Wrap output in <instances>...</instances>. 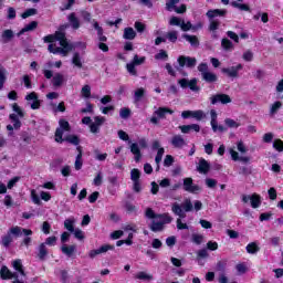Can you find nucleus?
<instances>
[{"instance_id": "1", "label": "nucleus", "mask_w": 283, "mask_h": 283, "mask_svg": "<svg viewBox=\"0 0 283 283\" xmlns=\"http://www.w3.org/2000/svg\"><path fill=\"white\" fill-rule=\"evenodd\" d=\"M56 41L60 43V46H56V44L49 45V52H51V54L67 56V54L74 50V44L67 42L63 31H56L55 34L44 36V43H56Z\"/></svg>"}, {"instance_id": "2", "label": "nucleus", "mask_w": 283, "mask_h": 283, "mask_svg": "<svg viewBox=\"0 0 283 283\" xmlns=\"http://www.w3.org/2000/svg\"><path fill=\"white\" fill-rule=\"evenodd\" d=\"M145 216L149 220H153L150 224V231H154V233L163 231V229H165V224H169V222L172 220V218L167 213L156 214L151 208L146 209Z\"/></svg>"}, {"instance_id": "3", "label": "nucleus", "mask_w": 283, "mask_h": 283, "mask_svg": "<svg viewBox=\"0 0 283 283\" xmlns=\"http://www.w3.org/2000/svg\"><path fill=\"white\" fill-rule=\"evenodd\" d=\"M20 235H32V230L23 229L19 226L10 228L8 232L1 238L2 247L8 249L12 242H14V238H20Z\"/></svg>"}, {"instance_id": "4", "label": "nucleus", "mask_w": 283, "mask_h": 283, "mask_svg": "<svg viewBox=\"0 0 283 283\" xmlns=\"http://www.w3.org/2000/svg\"><path fill=\"white\" fill-rule=\"evenodd\" d=\"M60 127L55 130V143H71L72 145H78V137L71 135L63 137L65 132H70V123L65 119L59 120Z\"/></svg>"}, {"instance_id": "5", "label": "nucleus", "mask_w": 283, "mask_h": 283, "mask_svg": "<svg viewBox=\"0 0 283 283\" xmlns=\"http://www.w3.org/2000/svg\"><path fill=\"white\" fill-rule=\"evenodd\" d=\"M12 111L14 113L9 115V120H11L13 126L10 124L7 125V129L10 132L9 136H12V132H14V129H21V118H24L25 116V112H23L21 106L17 103L12 104Z\"/></svg>"}, {"instance_id": "6", "label": "nucleus", "mask_w": 283, "mask_h": 283, "mask_svg": "<svg viewBox=\"0 0 283 283\" xmlns=\"http://www.w3.org/2000/svg\"><path fill=\"white\" fill-rule=\"evenodd\" d=\"M198 71L201 73V76L206 83H216V81H218V75L209 71V65H207V63L199 64Z\"/></svg>"}, {"instance_id": "7", "label": "nucleus", "mask_w": 283, "mask_h": 283, "mask_svg": "<svg viewBox=\"0 0 283 283\" xmlns=\"http://www.w3.org/2000/svg\"><path fill=\"white\" fill-rule=\"evenodd\" d=\"M167 114H174V111H171V108H168V107L157 108L150 118V123L153 125H158V123H160V120L167 118Z\"/></svg>"}, {"instance_id": "8", "label": "nucleus", "mask_w": 283, "mask_h": 283, "mask_svg": "<svg viewBox=\"0 0 283 283\" xmlns=\"http://www.w3.org/2000/svg\"><path fill=\"white\" fill-rule=\"evenodd\" d=\"M145 61V56L134 55L133 61L126 65L127 72L130 73L132 76H137L138 72L136 71V65H143Z\"/></svg>"}, {"instance_id": "9", "label": "nucleus", "mask_w": 283, "mask_h": 283, "mask_svg": "<svg viewBox=\"0 0 283 283\" xmlns=\"http://www.w3.org/2000/svg\"><path fill=\"white\" fill-rule=\"evenodd\" d=\"M184 191L188 193H200L202 188L200 186L193 184V179L191 177L184 178Z\"/></svg>"}, {"instance_id": "10", "label": "nucleus", "mask_w": 283, "mask_h": 283, "mask_svg": "<svg viewBox=\"0 0 283 283\" xmlns=\"http://www.w3.org/2000/svg\"><path fill=\"white\" fill-rule=\"evenodd\" d=\"M242 202H244L245 205L248 202L251 203L252 209H258L260 208V206L262 205V198L260 197V195L258 193H253L251 196L249 195H243L242 196Z\"/></svg>"}, {"instance_id": "11", "label": "nucleus", "mask_w": 283, "mask_h": 283, "mask_svg": "<svg viewBox=\"0 0 283 283\" xmlns=\"http://www.w3.org/2000/svg\"><path fill=\"white\" fill-rule=\"evenodd\" d=\"M181 117L187 118H195V120H202L207 118V114H205V111L198 109V111H184L181 113Z\"/></svg>"}, {"instance_id": "12", "label": "nucleus", "mask_w": 283, "mask_h": 283, "mask_svg": "<svg viewBox=\"0 0 283 283\" xmlns=\"http://www.w3.org/2000/svg\"><path fill=\"white\" fill-rule=\"evenodd\" d=\"M0 275L2 280H12V283H24L23 280L19 279V275L17 273H12L8 266H2L0 271Z\"/></svg>"}, {"instance_id": "13", "label": "nucleus", "mask_w": 283, "mask_h": 283, "mask_svg": "<svg viewBox=\"0 0 283 283\" xmlns=\"http://www.w3.org/2000/svg\"><path fill=\"white\" fill-rule=\"evenodd\" d=\"M179 2L180 0H168L166 2V9L168 10V12H172V10H175L177 14H182L187 12V7L185 4H182L180 8L176 7V4Z\"/></svg>"}, {"instance_id": "14", "label": "nucleus", "mask_w": 283, "mask_h": 283, "mask_svg": "<svg viewBox=\"0 0 283 283\" xmlns=\"http://www.w3.org/2000/svg\"><path fill=\"white\" fill-rule=\"evenodd\" d=\"M180 87H182L184 90L189 87V90H191V92H198V90H200L198 87V80L197 78H192V80H187V78H181L178 81Z\"/></svg>"}, {"instance_id": "15", "label": "nucleus", "mask_w": 283, "mask_h": 283, "mask_svg": "<svg viewBox=\"0 0 283 283\" xmlns=\"http://www.w3.org/2000/svg\"><path fill=\"white\" fill-rule=\"evenodd\" d=\"M169 25H179L184 32L191 30V22H185V20L178 17L170 18Z\"/></svg>"}, {"instance_id": "16", "label": "nucleus", "mask_w": 283, "mask_h": 283, "mask_svg": "<svg viewBox=\"0 0 283 283\" xmlns=\"http://www.w3.org/2000/svg\"><path fill=\"white\" fill-rule=\"evenodd\" d=\"M115 247L112 244H104L102 247H99L98 249L95 250H91L88 252V258H91V260H94V258H96V255H102L103 253H107V251H114Z\"/></svg>"}, {"instance_id": "17", "label": "nucleus", "mask_w": 283, "mask_h": 283, "mask_svg": "<svg viewBox=\"0 0 283 283\" xmlns=\"http://www.w3.org/2000/svg\"><path fill=\"white\" fill-rule=\"evenodd\" d=\"M179 67H196V57L181 55L178 57Z\"/></svg>"}, {"instance_id": "18", "label": "nucleus", "mask_w": 283, "mask_h": 283, "mask_svg": "<svg viewBox=\"0 0 283 283\" xmlns=\"http://www.w3.org/2000/svg\"><path fill=\"white\" fill-rule=\"evenodd\" d=\"M210 101L212 105H216L217 103H221L222 105H228V103H231V97L227 94H217L210 97Z\"/></svg>"}, {"instance_id": "19", "label": "nucleus", "mask_w": 283, "mask_h": 283, "mask_svg": "<svg viewBox=\"0 0 283 283\" xmlns=\"http://www.w3.org/2000/svg\"><path fill=\"white\" fill-rule=\"evenodd\" d=\"M105 120L106 119L103 116L94 117V122H92L90 125V129H91L92 134H98V132L101 129V125H103V123H105Z\"/></svg>"}, {"instance_id": "20", "label": "nucleus", "mask_w": 283, "mask_h": 283, "mask_svg": "<svg viewBox=\"0 0 283 283\" xmlns=\"http://www.w3.org/2000/svg\"><path fill=\"white\" fill-rule=\"evenodd\" d=\"M242 70V64H238L237 66L223 67L221 72L227 74L230 78H238V72Z\"/></svg>"}, {"instance_id": "21", "label": "nucleus", "mask_w": 283, "mask_h": 283, "mask_svg": "<svg viewBox=\"0 0 283 283\" xmlns=\"http://www.w3.org/2000/svg\"><path fill=\"white\" fill-rule=\"evenodd\" d=\"M25 101H31V109H39L41 107V101H39V95L32 92L25 96Z\"/></svg>"}, {"instance_id": "22", "label": "nucleus", "mask_w": 283, "mask_h": 283, "mask_svg": "<svg viewBox=\"0 0 283 283\" xmlns=\"http://www.w3.org/2000/svg\"><path fill=\"white\" fill-rule=\"evenodd\" d=\"M170 144L172 145V147H175L176 149H182V147H187V142L185 140L184 137H181V135H175L172 136Z\"/></svg>"}, {"instance_id": "23", "label": "nucleus", "mask_w": 283, "mask_h": 283, "mask_svg": "<svg viewBox=\"0 0 283 283\" xmlns=\"http://www.w3.org/2000/svg\"><path fill=\"white\" fill-rule=\"evenodd\" d=\"M179 129L182 134H189V132H196L197 134L200 132V125L191 124V125H182L179 126Z\"/></svg>"}, {"instance_id": "24", "label": "nucleus", "mask_w": 283, "mask_h": 283, "mask_svg": "<svg viewBox=\"0 0 283 283\" xmlns=\"http://www.w3.org/2000/svg\"><path fill=\"white\" fill-rule=\"evenodd\" d=\"M171 211L172 213H175V216H178L179 219L187 218L185 210H182V206L179 205L178 202L172 203Z\"/></svg>"}, {"instance_id": "25", "label": "nucleus", "mask_w": 283, "mask_h": 283, "mask_svg": "<svg viewBox=\"0 0 283 283\" xmlns=\"http://www.w3.org/2000/svg\"><path fill=\"white\" fill-rule=\"evenodd\" d=\"M92 24L97 32L98 40L101 41V43H105V41H107V36L103 35V27L98 25V22H96V20H93Z\"/></svg>"}, {"instance_id": "26", "label": "nucleus", "mask_w": 283, "mask_h": 283, "mask_svg": "<svg viewBox=\"0 0 283 283\" xmlns=\"http://www.w3.org/2000/svg\"><path fill=\"white\" fill-rule=\"evenodd\" d=\"M65 83V76L61 73L53 75L52 85L53 87H61Z\"/></svg>"}, {"instance_id": "27", "label": "nucleus", "mask_w": 283, "mask_h": 283, "mask_svg": "<svg viewBox=\"0 0 283 283\" xmlns=\"http://www.w3.org/2000/svg\"><path fill=\"white\" fill-rule=\"evenodd\" d=\"M209 169H211V165L206 159L199 160L198 171L199 174H208Z\"/></svg>"}, {"instance_id": "28", "label": "nucleus", "mask_w": 283, "mask_h": 283, "mask_svg": "<svg viewBox=\"0 0 283 283\" xmlns=\"http://www.w3.org/2000/svg\"><path fill=\"white\" fill-rule=\"evenodd\" d=\"M229 154H230L232 160H234V161L240 160L241 163H249V160H250L249 157H240V154H238V151H235V149H233V148L229 149Z\"/></svg>"}, {"instance_id": "29", "label": "nucleus", "mask_w": 283, "mask_h": 283, "mask_svg": "<svg viewBox=\"0 0 283 283\" xmlns=\"http://www.w3.org/2000/svg\"><path fill=\"white\" fill-rule=\"evenodd\" d=\"M12 266L14 271H17L18 273H20V275H22V277H25V271L23 270V263L21 262V259L14 260L12 262Z\"/></svg>"}, {"instance_id": "30", "label": "nucleus", "mask_w": 283, "mask_h": 283, "mask_svg": "<svg viewBox=\"0 0 283 283\" xmlns=\"http://www.w3.org/2000/svg\"><path fill=\"white\" fill-rule=\"evenodd\" d=\"M123 36L126 41H134L136 39V31H134V28H125Z\"/></svg>"}, {"instance_id": "31", "label": "nucleus", "mask_w": 283, "mask_h": 283, "mask_svg": "<svg viewBox=\"0 0 283 283\" xmlns=\"http://www.w3.org/2000/svg\"><path fill=\"white\" fill-rule=\"evenodd\" d=\"M226 14L227 11L220 9L209 10L207 12L208 19H216V17H224Z\"/></svg>"}, {"instance_id": "32", "label": "nucleus", "mask_w": 283, "mask_h": 283, "mask_svg": "<svg viewBox=\"0 0 283 283\" xmlns=\"http://www.w3.org/2000/svg\"><path fill=\"white\" fill-rule=\"evenodd\" d=\"M69 22L71 23L73 30H78L81 28V22L76 18V13H71L69 15Z\"/></svg>"}, {"instance_id": "33", "label": "nucleus", "mask_w": 283, "mask_h": 283, "mask_svg": "<svg viewBox=\"0 0 283 283\" xmlns=\"http://www.w3.org/2000/svg\"><path fill=\"white\" fill-rule=\"evenodd\" d=\"M224 125L229 128V129H238V127H240L242 124L233 118H226L224 119Z\"/></svg>"}, {"instance_id": "34", "label": "nucleus", "mask_w": 283, "mask_h": 283, "mask_svg": "<svg viewBox=\"0 0 283 283\" xmlns=\"http://www.w3.org/2000/svg\"><path fill=\"white\" fill-rule=\"evenodd\" d=\"M36 25H39V23L36 21H32L18 33V36H21V34H25V32H32V30H36Z\"/></svg>"}, {"instance_id": "35", "label": "nucleus", "mask_w": 283, "mask_h": 283, "mask_svg": "<svg viewBox=\"0 0 283 283\" xmlns=\"http://www.w3.org/2000/svg\"><path fill=\"white\" fill-rule=\"evenodd\" d=\"M78 155L75 159V169L76 171L81 170L83 167V151L81 150V147H77Z\"/></svg>"}, {"instance_id": "36", "label": "nucleus", "mask_w": 283, "mask_h": 283, "mask_svg": "<svg viewBox=\"0 0 283 283\" xmlns=\"http://www.w3.org/2000/svg\"><path fill=\"white\" fill-rule=\"evenodd\" d=\"M281 107H282V102L276 101V102L272 103L270 105V116H275V114H277V112H280Z\"/></svg>"}, {"instance_id": "37", "label": "nucleus", "mask_w": 283, "mask_h": 283, "mask_svg": "<svg viewBox=\"0 0 283 283\" xmlns=\"http://www.w3.org/2000/svg\"><path fill=\"white\" fill-rule=\"evenodd\" d=\"M130 151H132V154H134L136 163H138L140 160V157H142L140 148L138 147V144H136V143L132 144L130 145Z\"/></svg>"}, {"instance_id": "38", "label": "nucleus", "mask_w": 283, "mask_h": 283, "mask_svg": "<svg viewBox=\"0 0 283 283\" xmlns=\"http://www.w3.org/2000/svg\"><path fill=\"white\" fill-rule=\"evenodd\" d=\"M136 280H144V281H151L154 280V275L145 272V271H142V272H138L136 275H135Z\"/></svg>"}, {"instance_id": "39", "label": "nucleus", "mask_w": 283, "mask_h": 283, "mask_svg": "<svg viewBox=\"0 0 283 283\" xmlns=\"http://www.w3.org/2000/svg\"><path fill=\"white\" fill-rule=\"evenodd\" d=\"M163 156H165V148H159L157 150V155L155 157V163L157 165V169H160V163H163Z\"/></svg>"}, {"instance_id": "40", "label": "nucleus", "mask_w": 283, "mask_h": 283, "mask_svg": "<svg viewBox=\"0 0 283 283\" xmlns=\"http://www.w3.org/2000/svg\"><path fill=\"white\" fill-rule=\"evenodd\" d=\"M74 222H76V219L74 217H71L64 221V227L67 229L71 233L74 231Z\"/></svg>"}, {"instance_id": "41", "label": "nucleus", "mask_w": 283, "mask_h": 283, "mask_svg": "<svg viewBox=\"0 0 283 283\" xmlns=\"http://www.w3.org/2000/svg\"><path fill=\"white\" fill-rule=\"evenodd\" d=\"M82 98H90L92 96V87L90 85H84L81 90Z\"/></svg>"}, {"instance_id": "42", "label": "nucleus", "mask_w": 283, "mask_h": 283, "mask_svg": "<svg viewBox=\"0 0 283 283\" xmlns=\"http://www.w3.org/2000/svg\"><path fill=\"white\" fill-rule=\"evenodd\" d=\"M62 253H64L65 255H72V253H74V251H76V245H62L61 248Z\"/></svg>"}, {"instance_id": "43", "label": "nucleus", "mask_w": 283, "mask_h": 283, "mask_svg": "<svg viewBox=\"0 0 283 283\" xmlns=\"http://www.w3.org/2000/svg\"><path fill=\"white\" fill-rule=\"evenodd\" d=\"M241 1L242 0L232 2V6L234 8H238L239 10H242L243 12H249L250 9H249L248 4H244Z\"/></svg>"}, {"instance_id": "44", "label": "nucleus", "mask_w": 283, "mask_h": 283, "mask_svg": "<svg viewBox=\"0 0 283 283\" xmlns=\"http://www.w3.org/2000/svg\"><path fill=\"white\" fill-rule=\"evenodd\" d=\"M166 39H168L170 43H176L178 41V31H169L166 34Z\"/></svg>"}, {"instance_id": "45", "label": "nucleus", "mask_w": 283, "mask_h": 283, "mask_svg": "<svg viewBox=\"0 0 283 283\" xmlns=\"http://www.w3.org/2000/svg\"><path fill=\"white\" fill-rule=\"evenodd\" d=\"M181 207L186 213H189V211H193V203H191L190 199H186Z\"/></svg>"}, {"instance_id": "46", "label": "nucleus", "mask_w": 283, "mask_h": 283, "mask_svg": "<svg viewBox=\"0 0 283 283\" xmlns=\"http://www.w3.org/2000/svg\"><path fill=\"white\" fill-rule=\"evenodd\" d=\"M245 249H247V252L250 254L258 253V251H260V248L255 242L248 244Z\"/></svg>"}, {"instance_id": "47", "label": "nucleus", "mask_w": 283, "mask_h": 283, "mask_svg": "<svg viewBox=\"0 0 283 283\" xmlns=\"http://www.w3.org/2000/svg\"><path fill=\"white\" fill-rule=\"evenodd\" d=\"M39 258L40 260H45V256L48 255V248H45V243H42L39 247Z\"/></svg>"}, {"instance_id": "48", "label": "nucleus", "mask_w": 283, "mask_h": 283, "mask_svg": "<svg viewBox=\"0 0 283 283\" xmlns=\"http://www.w3.org/2000/svg\"><path fill=\"white\" fill-rule=\"evenodd\" d=\"M72 63L73 65H75V67H80V69L83 67V62H81V54L74 53Z\"/></svg>"}, {"instance_id": "49", "label": "nucleus", "mask_w": 283, "mask_h": 283, "mask_svg": "<svg viewBox=\"0 0 283 283\" xmlns=\"http://www.w3.org/2000/svg\"><path fill=\"white\" fill-rule=\"evenodd\" d=\"M184 39H186V41H188V43H190L195 48L198 46V38L196 35L185 34Z\"/></svg>"}, {"instance_id": "50", "label": "nucleus", "mask_w": 283, "mask_h": 283, "mask_svg": "<svg viewBox=\"0 0 283 283\" xmlns=\"http://www.w3.org/2000/svg\"><path fill=\"white\" fill-rule=\"evenodd\" d=\"M130 179L133 180V182H138L140 181V170L134 168L130 171Z\"/></svg>"}, {"instance_id": "51", "label": "nucleus", "mask_w": 283, "mask_h": 283, "mask_svg": "<svg viewBox=\"0 0 283 283\" xmlns=\"http://www.w3.org/2000/svg\"><path fill=\"white\" fill-rule=\"evenodd\" d=\"M210 125H211L212 132H214V134L218 133V132H220V133L227 132V128L224 126H222V125H218V122H214V123H212Z\"/></svg>"}, {"instance_id": "52", "label": "nucleus", "mask_w": 283, "mask_h": 283, "mask_svg": "<svg viewBox=\"0 0 283 283\" xmlns=\"http://www.w3.org/2000/svg\"><path fill=\"white\" fill-rule=\"evenodd\" d=\"M221 45L223 50H233V42H231L229 39H223L221 41Z\"/></svg>"}, {"instance_id": "53", "label": "nucleus", "mask_w": 283, "mask_h": 283, "mask_svg": "<svg viewBox=\"0 0 283 283\" xmlns=\"http://www.w3.org/2000/svg\"><path fill=\"white\" fill-rule=\"evenodd\" d=\"M203 241H205V235L198 234V233L192 234V242L195 244H202Z\"/></svg>"}, {"instance_id": "54", "label": "nucleus", "mask_w": 283, "mask_h": 283, "mask_svg": "<svg viewBox=\"0 0 283 283\" xmlns=\"http://www.w3.org/2000/svg\"><path fill=\"white\" fill-rule=\"evenodd\" d=\"M93 185H95V187H101L103 185V172H98L94 180H93Z\"/></svg>"}, {"instance_id": "55", "label": "nucleus", "mask_w": 283, "mask_h": 283, "mask_svg": "<svg viewBox=\"0 0 283 283\" xmlns=\"http://www.w3.org/2000/svg\"><path fill=\"white\" fill-rule=\"evenodd\" d=\"M14 36V32H12V30L8 29V30H4L2 32V39H4L6 41H10V39H13Z\"/></svg>"}, {"instance_id": "56", "label": "nucleus", "mask_w": 283, "mask_h": 283, "mask_svg": "<svg viewBox=\"0 0 283 283\" xmlns=\"http://www.w3.org/2000/svg\"><path fill=\"white\" fill-rule=\"evenodd\" d=\"M31 199L34 205H41V198H39V195H36V190H31Z\"/></svg>"}, {"instance_id": "57", "label": "nucleus", "mask_w": 283, "mask_h": 283, "mask_svg": "<svg viewBox=\"0 0 283 283\" xmlns=\"http://www.w3.org/2000/svg\"><path fill=\"white\" fill-rule=\"evenodd\" d=\"M273 148L276 150V151H283V142L282 139H275L273 142Z\"/></svg>"}, {"instance_id": "58", "label": "nucleus", "mask_w": 283, "mask_h": 283, "mask_svg": "<svg viewBox=\"0 0 283 283\" xmlns=\"http://www.w3.org/2000/svg\"><path fill=\"white\" fill-rule=\"evenodd\" d=\"M143 96H145V88H137L135 91V101H136V103H138V101H140V98H143Z\"/></svg>"}, {"instance_id": "59", "label": "nucleus", "mask_w": 283, "mask_h": 283, "mask_svg": "<svg viewBox=\"0 0 283 283\" xmlns=\"http://www.w3.org/2000/svg\"><path fill=\"white\" fill-rule=\"evenodd\" d=\"M237 149L240 151V154H247L248 149L247 146L244 145V142L240 140L237 143Z\"/></svg>"}, {"instance_id": "60", "label": "nucleus", "mask_w": 283, "mask_h": 283, "mask_svg": "<svg viewBox=\"0 0 283 283\" xmlns=\"http://www.w3.org/2000/svg\"><path fill=\"white\" fill-rule=\"evenodd\" d=\"M174 165V156L167 155L164 159V167H171Z\"/></svg>"}, {"instance_id": "61", "label": "nucleus", "mask_w": 283, "mask_h": 283, "mask_svg": "<svg viewBox=\"0 0 283 283\" xmlns=\"http://www.w3.org/2000/svg\"><path fill=\"white\" fill-rule=\"evenodd\" d=\"M53 112H65V102H61L57 106L52 104Z\"/></svg>"}, {"instance_id": "62", "label": "nucleus", "mask_w": 283, "mask_h": 283, "mask_svg": "<svg viewBox=\"0 0 283 283\" xmlns=\"http://www.w3.org/2000/svg\"><path fill=\"white\" fill-rule=\"evenodd\" d=\"M34 14H36V9H28L21 17L22 19H28V17H34Z\"/></svg>"}, {"instance_id": "63", "label": "nucleus", "mask_w": 283, "mask_h": 283, "mask_svg": "<svg viewBox=\"0 0 283 283\" xmlns=\"http://www.w3.org/2000/svg\"><path fill=\"white\" fill-rule=\"evenodd\" d=\"M235 269H237L238 273H240V275H243V273L247 272V264L239 263V264H237Z\"/></svg>"}, {"instance_id": "64", "label": "nucleus", "mask_w": 283, "mask_h": 283, "mask_svg": "<svg viewBox=\"0 0 283 283\" xmlns=\"http://www.w3.org/2000/svg\"><path fill=\"white\" fill-rule=\"evenodd\" d=\"M132 114V111L129 108H122L119 111L120 118H127Z\"/></svg>"}]
</instances>
